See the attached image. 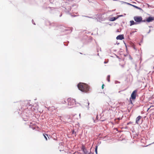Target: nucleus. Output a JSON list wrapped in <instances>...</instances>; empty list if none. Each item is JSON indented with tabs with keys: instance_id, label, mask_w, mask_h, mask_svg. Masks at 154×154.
Returning a JSON list of instances; mask_svg holds the SVG:
<instances>
[{
	"instance_id": "6",
	"label": "nucleus",
	"mask_w": 154,
	"mask_h": 154,
	"mask_svg": "<svg viewBox=\"0 0 154 154\" xmlns=\"http://www.w3.org/2000/svg\"><path fill=\"white\" fill-rule=\"evenodd\" d=\"M154 20V17L150 16L149 17L146 19V21L148 22H150Z\"/></svg>"
},
{
	"instance_id": "22",
	"label": "nucleus",
	"mask_w": 154,
	"mask_h": 154,
	"mask_svg": "<svg viewBox=\"0 0 154 154\" xmlns=\"http://www.w3.org/2000/svg\"><path fill=\"white\" fill-rule=\"evenodd\" d=\"M119 17H121V16H122V15H119Z\"/></svg>"
},
{
	"instance_id": "2",
	"label": "nucleus",
	"mask_w": 154,
	"mask_h": 154,
	"mask_svg": "<svg viewBox=\"0 0 154 154\" xmlns=\"http://www.w3.org/2000/svg\"><path fill=\"white\" fill-rule=\"evenodd\" d=\"M68 105L69 106L73 105L74 104H79V105H81V104L79 103L76 102L75 100V99H72L71 98H69L68 100Z\"/></svg>"
},
{
	"instance_id": "13",
	"label": "nucleus",
	"mask_w": 154,
	"mask_h": 154,
	"mask_svg": "<svg viewBox=\"0 0 154 154\" xmlns=\"http://www.w3.org/2000/svg\"><path fill=\"white\" fill-rule=\"evenodd\" d=\"M97 146H96L95 148V152L96 154H97Z\"/></svg>"
},
{
	"instance_id": "21",
	"label": "nucleus",
	"mask_w": 154,
	"mask_h": 154,
	"mask_svg": "<svg viewBox=\"0 0 154 154\" xmlns=\"http://www.w3.org/2000/svg\"><path fill=\"white\" fill-rule=\"evenodd\" d=\"M79 116L80 117H80H81V114H79Z\"/></svg>"
},
{
	"instance_id": "10",
	"label": "nucleus",
	"mask_w": 154,
	"mask_h": 154,
	"mask_svg": "<svg viewBox=\"0 0 154 154\" xmlns=\"http://www.w3.org/2000/svg\"><path fill=\"white\" fill-rule=\"evenodd\" d=\"M83 151L85 154H93L92 153H90V152L88 151L86 149H84Z\"/></svg>"
},
{
	"instance_id": "19",
	"label": "nucleus",
	"mask_w": 154,
	"mask_h": 154,
	"mask_svg": "<svg viewBox=\"0 0 154 154\" xmlns=\"http://www.w3.org/2000/svg\"><path fill=\"white\" fill-rule=\"evenodd\" d=\"M107 63V62H106V61H104V63Z\"/></svg>"
},
{
	"instance_id": "9",
	"label": "nucleus",
	"mask_w": 154,
	"mask_h": 154,
	"mask_svg": "<svg viewBox=\"0 0 154 154\" xmlns=\"http://www.w3.org/2000/svg\"><path fill=\"white\" fill-rule=\"evenodd\" d=\"M130 26H132V25H136L137 24V23H136V22H134V21L133 20L130 21Z\"/></svg>"
},
{
	"instance_id": "20",
	"label": "nucleus",
	"mask_w": 154,
	"mask_h": 154,
	"mask_svg": "<svg viewBox=\"0 0 154 154\" xmlns=\"http://www.w3.org/2000/svg\"><path fill=\"white\" fill-rule=\"evenodd\" d=\"M70 29H71V31L70 32H72V28H71Z\"/></svg>"
},
{
	"instance_id": "16",
	"label": "nucleus",
	"mask_w": 154,
	"mask_h": 154,
	"mask_svg": "<svg viewBox=\"0 0 154 154\" xmlns=\"http://www.w3.org/2000/svg\"><path fill=\"white\" fill-rule=\"evenodd\" d=\"M121 67H124V65H121Z\"/></svg>"
},
{
	"instance_id": "14",
	"label": "nucleus",
	"mask_w": 154,
	"mask_h": 154,
	"mask_svg": "<svg viewBox=\"0 0 154 154\" xmlns=\"http://www.w3.org/2000/svg\"><path fill=\"white\" fill-rule=\"evenodd\" d=\"M45 138V139L46 140H48L47 138V137H48V136L46 134H43Z\"/></svg>"
},
{
	"instance_id": "23",
	"label": "nucleus",
	"mask_w": 154,
	"mask_h": 154,
	"mask_svg": "<svg viewBox=\"0 0 154 154\" xmlns=\"http://www.w3.org/2000/svg\"><path fill=\"white\" fill-rule=\"evenodd\" d=\"M33 23V24H34V25H35V23Z\"/></svg>"
},
{
	"instance_id": "7",
	"label": "nucleus",
	"mask_w": 154,
	"mask_h": 154,
	"mask_svg": "<svg viewBox=\"0 0 154 154\" xmlns=\"http://www.w3.org/2000/svg\"><path fill=\"white\" fill-rule=\"evenodd\" d=\"M124 35H118L116 38L117 40H122L123 39Z\"/></svg>"
},
{
	"instance_id": "3",
	"label": "nucleus",
	"mask_w": 154,
	"mask_h": 154,
	"mask_svg": "<svg viewBox=\"0 0 154 154\" xmlns=\"http://www.w3.org/2000/svg\"><path fill=\"white\" fill-rule=\"evenodd\" d=\"M83 107H86L88 110L89 109V103L88 101L87 100H85V101L82 103Z\"/></svg>"
},
{
	"instance_id": "8",
	"label": "nucleus",
	"mask_w": 154,
	"mask_h": 154,
	"mask_svg": "<svg viewBox=\"0 0 154 154\" xmlns=\"http://www.w3.org/2000/svg\"><path fill=\"white\" fill-rule=\"evenodd\" d=\"M141 117V116H139L136 118V123L137 124H138V122L140 120Z\"/></svg>"
},
{
	"instance_id": "18",
	"label": "nucleus",
	"mask_w": 154,
	"mask_h": 154,
	"mask_svg": "<svg viewBox=\"0 0 154 154\" xmlns=\"http://www.w3.org/2000/svg\"><path fill=\"white\" fill-rule=\"evenodd\" d=\"M103 87H104V85H103L102 86V88L103 89Z\"/></svg>"
},
{
	"instance_id": "12",
	"label": "nucleus",
	"mask_w": 154,
	"mask_h": 154,
	"mask_svg": "<svg viewBox=\"0 0 154 154\" xmlns=\"http://www.w3.org/2000/svg\"><path fill=\"white\" fill-rule=\"evenodd\" d=\"M118 18V17H112L111 18H110L109 20L110 21H114L115 20H116Z\"/></svg>"
},
{
	"instance_id": "1",
	"label": "nucleus",
	"mask_w": 154,
	"mask_h": 154,
	"mask_svg": "<svg viewBox=\"0 0 154 154\" xmlns=\"http://www.w3.org/2000/svg\"><path fill=\"white\" fill-rule=\"evenodd\" d=\"M77 86L79 89L82 92L86 93L89 91V87L86 84L80 83Z\"/></svg>"
},
{
	"instance_id": "11",
	"label": "nucleus",
	"mask_w": 154,
	"mask_h": 154,
	"mask_svg": "<svg viewBox=\"0 0 154 154\" xmlns=\"http://www.w3.org/2000/svg\"><path fill=\"white\" fill-rule=\"evenodd\" d=\"M126 3L128 5H130L133 6V7H134V8H137V9H139V10H142L141 8H140L137 6H136L134 5H132L131 4H130L129 3Z\"/></svg>"
},
{
	"instance_id": "17",
	"label": "nucleus",
	"mask_w": 154,
	"mask_h": 154,
	"mask_svg": "<svg viewBox=\"0 0 154 154\" xmlns=\"http://www.w3.org/2000/svg\"><path fill=\"white\" fill-rule=\"evenodd\" d=\"M150 31H151L150 29H149V31L147 32V33L148 34L149 33H150Z\"/></svg>"
},
{
	"instance_id": "25",
	"label": "nucleus",
	"mask_w": 154,
	"mask_h": 154,
	"mask_svg": "<svg viewBox=\"0 0 154 154\" xmlns=\"http://www.w3.org/2000/svg\"><path fill=\"white\" fill-rule=\"evenodd\" d=\"M154 143V142L153 143Z\"/></svg>"
},
{
	"instance_id": "4",
	"label": "nucleus",
	"mask_w": 154,
	"mask_h": 154,
	"mask_svg": "<svg viewBox=\"0 0 154 154\" xmlns=\"http://www.w3.org/2000/svg\"><path fill=\"white\" fill-rule=\"evenodd\" d=\"M134 19L136 23H140L141 21H142V19L141 17L135 16L134 17ZM143 21L144 22L145 21Z\"/></svg>"
},
{
	"instance_id": "5",
	"label": "nucleus",
	"mask_w": 154,
	"mask_h": 154,
	"mask_svg": "<svg viewBox=\"0 0 154 154\" xmlns=\"http://www.w3.org/2000/svg\"><path fill=\"white\" fill-rule=\"evenodd\" d=\"M137 92V90H134L132 92L131 95V97L130 98V100H131V98L133 100H134L135 99L136 93Z\"/></svg>"
},
{
	"instance_id": "15",
	"label": "nucleus",
	"mask_w": 154,
	"mask_h": 154,
	"mask_svg": "<svg viewBox=\"0 0 154 154\" xmlns=\"http://www.w3.org/2000/svg\"><path fill=\"white\" fill-rule=\"evenodd\" d=\"M107 80L108 82H110V75H108L107 77Z\"/></svg>"
},
{
	"instance_id": "24",
	"label": "nucleus",
	"mask_w": 154,
	"mask_h": 154,
	"mask_svg": "<svg viewBox=\"0 0 154 154\" xmlns=\"http://www.w3.org/2000/svg\"><path fill=\"white\" fill-rule=\"evenodd\" d=\"M114 1H116V0H113Z\"/></svg>"
}]
</instances>
